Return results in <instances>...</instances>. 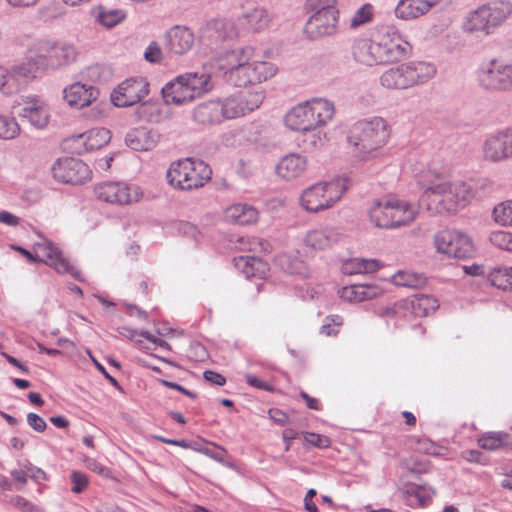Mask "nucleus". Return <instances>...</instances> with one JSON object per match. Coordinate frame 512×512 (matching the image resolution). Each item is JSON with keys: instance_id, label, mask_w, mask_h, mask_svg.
I'll list each match as a JSON object with an SVG mask.
<instances>
[{"instance_id": "1", "label": "nucleus", "mask_w": 512, "mask_h": 512, "mask_svg": "<svg viewBox=\"0 0 512 512\" xmlns=\"http://www.w3.org/2000/svg\"><path fill=\"white\" fill-rule=\"evenodd\" d=\"M473 191L465 182L431 181L420 196V206L431 213H455L472 199Z\"/></svg>"}, {"instance_id": "2", "label": "nucleus", "mask_w": 512, "mask_h": 512, "mask_svg": "<svg viewBox=\"0 0 512 512\" xmlns=\"http://www.w3.org/2000/svg\"><path fill=\"white\" fill-rule=\"evenodd\" d=\"M410 51L407 42L388 40L376 42L368 39H357L352 46L354 60L366 66L385 64L400 61Z\"/></svg>"}, {"instance_id": "3", "label": "nucleus", "mask_w": 512, "mask_h": 512, "mask_svg": "<svg viewBox=\"0 0 512 512\" xmlns=\"http://www.w3.org/2000/svg\"><path fill=\"white\" fill-rule=\"evenodd\" d=\"M334 115L332 102L315 98L293 107L285 116V125L293 131L308 132L327 124Z\"/></svg>"}, {"instance_id": "4", "label": "nucleus", "mask_w": 512, "mask_h": 512, "mask_svg": "<svg viewBox=\"0 0 512 512\" xmlns=\"http://www.w3.org/2000/svg\"><path fill=\"white\" fill-rule=\"evenodd\" d=\"M512 16L511 0H492L471 11L464 24L468 33L490 35Z\"/></svg>"}, {"instance_id": "5", "label": "nucleus", "mask_w": 512, "mask_h": 512, "mask_svg": "<svg viewBox=\"0 0 512 512\" xmlns=\"http://www.w3.org/2000/svg\"><path fill=\"white\" fill-rule=\"evenodd\" d=\"M389 138L386 121L381 117H373L356 122L352 125L348 142L359 154L368 155L381 148Z\"/></svg>"}, {"instance_id": "6", "label": "nucleus", "mask_w": 512, "mask_h": 512, "mask_svg": "<svg viewBox=\"0 0 512 512\" xmlns=\"http://www.w3.org/2000/svg\"><path fill=\"white\" fill-rule=\"evenodd\" d=\"M212 170L202 160L186 158L173 162L167 170L168 183L180 190H191L204 186L211 179Z\"/></svg>"}, {"instance_id": "7", "label": "nucleus", "mask_w": 512, "mask_h": 512, "mask_svg": "<svg viewBox=\"0 0 512 512\" xmlns=\"http://www.w3.org/2000/svg\"><path fill=\"white\" fill-rule=\"evenodd\" d=\"M348 189L346 178L316 183L306 188L300 197L301 206L309 212L329 209L338 202Z\"/></svg>"}, {"instance_id": "8", "label": "nucleus", "mask_w": 512, "mask_h": 512, "mask_svg": "<svg viewBox=\"0 0 512 512\" xmlns=\"http://www.w3.org/2000/svg\"><path fill=\"white\" fill-rule=\"evenodd\" d=\"M27 52L35 55L41 71L67 66L76 59L77 54L73 45L49 39L36 40L28 47Z\"/></svg>"}, {"instance_id": "9", "label": "nucleus", "mask_w": 512, "mask_h": 512, "mask_svg": "<svg viewBox=\"0 0 512 512\" xmlns=\"http://www.w3.org/2000/svg\"><path fill=\"white\" fill-rule=\"evenodd\" d=\"M35 247L46 258L42 261L53 267L58 273H67L75 280L83 281L80 270L70 264L68 259L63 256L62 251L53 242L45 240L43 243H37ZM13 249L25 256L29 262L41 261L38 256L33 255L21 246H13Z\"/></svg>"}, {"instance_id": "10", "label": "nucleus", "mask_w": 512, "mask_h": 512, "mask_svg": "<svg viewBox=\"0 0 512 512\" xmlns=\"http://www.w3.org/2000/svg\"><path fill=\"white\" fill-rule=\"evenodd\" d=\"M434 245L439 253L454 258H468L474 253L471 239L463 232L452 229L434 235Z\"/></svg>"}, {"instance_id": "11", "label": "nucleus", "mask_w": 512, "mask_h": 512, "mask_svg": "<svg viewBox=\"0 0 512 512\" xmlns=\"http://www.w3.org/2000/svg\"><path fill=\"white\" fill-rule=\"evenodd\" d=\"M39 71H41V67L34 54H29L22 60L15 61L9 67L4 68L9 85L7 93L18 92L26 87L37 77Z\"/></svg>"}, {"instance_id": "12", "label": "nucleus", "mask_w": 512, "mask_h": 512, "mask_svg": "<svg viewBox=\"0 0 512 512\" xmlns=\"http://www.w3.org/2000/svg\"><path fill=\"white\" fill-rule=\"evenodd\" d=\"M483 158L491 163L512 159V127L490 133L482 145Z\"/></svg>"}, {"instance_id": "13", "label": "nucleus", "mask_w": 512, "mask_h": 512, "mask_svg": "<svg viewBox=\"0 0 512 512\" xmlns=\"http://www.w3.org/2000/svg\"><path fill=\"white\" fill-rule=\"evenodd\" d=\"M264 100L261 91H241L221 101L223 119L241 117L259 108Z\"/></svg>"}, {"instance_id": "14", "label": "nucleus", "mask_w": 512, "mask_h": 512, "mask_svg": "<svg viewBox=\"0 0 512 512\" xmlns=\"http://www.w3.org/2000/svg\"><path fill=\"white\" fill-rule=\"evenodd\" d=\"M94 192L101 201L116 204L128 205L139 200L141 190L136 185H128L123 182H104L98 184Z\"/></svg>"}, {"instance_id": "15", "label": "nucleus", "mask_w": 512, "mask_h": 512, "mask_svg": "<svg viewBox=\"0 0 512 512\" xmlns=\"http://www.w3.org/2000/svg\"><path fill=\"white\" fill-rule=\"evenodd\" d=\"M55 180L65 184L78 185L90 179L91 170L82 160L65 157L58 159L52 166Z\"/></svg>"}, {"instance_id": "16", "label": "nucleus", "mask_w": 512, "mask_h": 512, "mask_svg": "<svg viewBox=\"0 0 512 512\" xmlns=\"http://www.w3.org/2000/svg\"><path fill=\"white\" fill-rule=\"evenodd\" d=\"M148 93L149 83L145 78H129L113 90L111 101L116 107H130L140 103Z\"/></svg>"}, {"instance_id": "17", "label": "nucleus", "mask_w": 512, "mask_h": 512, "mask_svg": "<svg viewBox=\"0 0 512 512\" xmlns=\"http://www.w3.org/2000/svg\"><path fill=\"white\" fill-rule=\"evenodd\" d=\"M276 74V67L267 61H246L236 72L232 85L244 87L266 81Z\"/></svg>"}, {"instance_id": "18", "label": "nucleus", "mask_w": 512, "mask_h": 512, "mask_svg": "<svg viewBox=\"0 0 512 512\" xmlns=\"http://www.w3.org/2000/svg\"><path fill=\"white\" fill-rule=\"evenodd\" d=\"M254 52L255 50L252 46L237 47L232 50H227L215 59L214 66L220 71H223L226 81L232 84L238 69L241 68L243 63L253 58Z\"/></svg>"}, {"instance_id": "19", "label": "nucleus", "mask_w": 512, "mask_h": 512, "mask_svg": "<svg viewBox=\"0 0 512 512\" xmlns=\"http://www.w3.org/2000/svg\"><path fill=\"white\" fill-rule=\"evenodd\" d=\"M479 84L490 91H508L504 62L498 59H492L483 64L478 71Z\"/></svg>"}, {"instance_id": "20", "label": "nucleus", "mask_w": 512, "mask_h": 512, "mask_svg": "<svg viewBox=\"0 0 512 512\" xmlns=\"http://www.w3.org/2000/svg\"><path fill=\"white\" fill-rule=\"evenodd\" d=\"M338 21V10L314 13L306 24V32L313 39L330 36L336 32Z\"/></svg>"}, {"instance_id": "21", "label": "nucleus", "mask_w": 512, "mask_h": 512, "mask_svg": "<svg viewBox=\"0 0 512 512\" xmlns=\"http://www.w3.org/2000/svg\"><path fill=\"white\" fill-rule=\"evenodd\" d=\"M161 138L160 133L146 126L130 129L125 136V144L134 151H150L154 149Z\"/></svg>"}, {"instance_id": "22", "label": "nucleus", "mask_w": 512, "mask_h": 512, "mask_svg": "<svg viewBox=\"0 0 512 512\" xmlns=\"http://www.w3.org/2000/svg\"><path fill=\"white\" fill-rule=\"evenodd\" d=\"M63 95L71 107L83 108L97 100L99 90L91 84L76 82L66 87Z\"/></svg>"}, {"instance_id": "23", "label": "nucleus", "mask_w": 512, "mask_h": 512, "mask_svg": "<svg viewBox=\"0 0 512 512\" xmlns=\"http://www.w3.org/2000/svg\"><path fill=\"white\" fill-rule=\"evenodd\" d=\"M194 34L182 26H174L165 34V48L174 55L187 53L194 45Z\"/></svg>"}, {"instance_id": "24", "label": "nucleus", "mask_w": 512, "mask_h": 512, "mask_svg": "<svg viewBox=\"0 0 512 512\" xmlns=\"http://www.w3.org/2000/svg\"><path fill=\"white\" fill-rule=\"evenodd\" d=\"M24 107L18 113L22 118L27 119L32 126L42 129L47 126L49 121V111L46 104L38 97H27Z\"/></svg>"}, {"instance_id": "25", "label": "nucleus", "mask_w": 512, "mask_h": 512, "mask_svg": "<svg viewBox=\"0 0 512 512\" xmlns=\"http://www.w3.org/2000/svg\"><path fill=\"white\" fill-rule=\"evenodd\" d=\"M271 16L263 7H254L239 17L240 25L250 32H261L269 27Z\"/></svg>"}, {"instance_id": "26", "label": "nucleus", "mask_w": 512, "mask_h": 512, "mask_svg": "<svg viewBox=\"0 0 512 512\" xmlns=\"http://www.w3.org/2000/svg\"><path fill=\"white\" fill-rule=\"evenodd\" d=\"M161 93L166 104L182 105L194 100L189 88L184 86V80H180L179 76L166 83Z\"/></svg>"}, {"instance_id": "27", "label": "nucleus", "mask_w": 512, "mask_h": 512, "mask_svg": "<svg viewBox=\"0 0 512 512\" xmlns=\"http://www.w3.org/2000/svg\"><path fill=\"white\" fill-rule=\"evenodd\" d=\"M410 80L406 63L389 68L380 77L381 85L387 89L410 88Z\"/></svg>"}, {"instance_id": "28", "label": "nucleus", "mask_w": 512, "mask_h": 512, "mask_svg": "<svg viewBox=\"0 0 512 512\" xmlns=\"http://www.w3.org/2000/svg\"><path fill=\"white\" fill-rule=\"evenodd\" d=\"M235 266L247 278H264L269 270L268 263L261 258L251 255H241L234 258Z\"/></svg>"}, {"instance_id": "29", "label": "nucleus", "mask_w": 512, "mask_h": 512, "mask_svg": "<svg viewBox=\"0 0 512 512\" xmlns=\"http://www.w3.org/2000/svg\"><path fill=\"white\" fill-rule=\"evenodd\" d=\"M306 169V159L299 154L284 156L276 166V173L283 179L291 180L300 176Z\"/></svg>"}, {"instance_id": "30", "label": "nucleus", "mask_w": 512, "mask_h": 512, "mask_svg": "<svg viewBox=\"0 0 512 512\" xmlns=\"http://www.w3.org/2000/svg\"><path fill=\"white\" fill-rule=\"evenodd\" d=\"M368 215L371 223L382 229H391L392 220V199L382 201L376 199L368 209Z\"/></svg>"}, {"instance_id": "31", "label": "nucleus", "mask_w": 512, "mask_h": 512, "mask_svg": "<svg viewBox=\"0 0 512 512\" xmlns=\"http://www.w3.org/2000/svg\"><path fill=\"white\" fill-rule=\"evenodd\" d=\"M221 101L211 100L198 104L193 110V119L199 124L220 123L223 119Z\"/></svg>"}, {"instance_id": "32", "label": "nucleus", "mask_w": 512, "mask_h": 512, "mask_svg": "<svg viewBox=\"0 0 512 512\" xmlns=\"http://www.w3.org/2000/svg\"><path fill=\"white\" fill-rule=\"evenodd\" d=\"M340 233L333 228L309 231L304 239L305 244L316 250H323L337 243Z\"/></svg>"}, {"instance_id": "33", "label": "nucleus", "mask_w": 512, "mask_h": 512, "mask_svg": "<svg viewBox=\"0 0 512 512\" xmlns=\"http://www.w3.org/2000/svg\"><path fill=\"white\" fill-rule=\"evenodd\" d=\"M225 218L233 224L249 225L256 222L258 212L251 205L237 203L225 210Z\"/></svg>"}, {"instance_id": "34", "label": "nucleus", "mask_w": 512, "mask_h": 512, "mask_svg": "<svg viewBox=\"0 0 512 512\" xmlns=\"http://www.w3.org/2000/svg\"><path fill=\"white\" fill-rule=\"evenodd\" d=\"M416 209L409 202L392 199L391 229L410 224L416 218Z\"/></svg>"}, {"instance_id": "35", "label": "nucleus", "mask_w": 512, "mask_h": 512, "mask_svg": "<svg viewBox=\"0 0 512 512\" xmlns=\"http://www.w3.org/2000/svg\"><path fill=\"white\" fill-rule=\"evenodd\" d=\"M404 304L405 308L411 309L412 314L416 317L428 316L439 307L437 299L426 294L414 295L411 299L404 300Z\"/></svg>"}, {"instance_id": "36", "label": "nucleus", "mask_w": 512, "mask_h": 512, "mask_svg": "<svg viewBox=\"0 0 512 512\" xmlns=\"http://www.w3.org/2000/svg\"><path fill=\"white\" fill-rule=\"evenodd\" d=\"M180 80H184V86L189 88L193 99L200 97L212 89L210 75L206 73H185L179 75Z\"/></svg>"}, {"instance_id": "37", "label": "nucleus", "mask_w": 512, "mask_h": 512, "mask_svg": "<svg viewBox=\"0 0 512 512\" xmlns=\"http://www.w3.org/2000/svg\"><path fill=\"white\" fill-rule=\"evenodd\" d=\"M382 290L374 285H351L344 287L341 298L349 302H362L381 295Z\"/></svg>"}, {"instance_id": "38", "label": "nucleus", "mask_w": 512, "mask_h": 512, "mask_svg": "<svg viewBox=\"0 0 512 512\" xmlns=\"http://www.w3.org/2000/svg\"><path fill=\"white\" fill-rule=\"evenodd\" d=\"M406 64L409 72V78H411V86L427 82L436 73L435 66L428 62L411 61Z\"/></svg>"}, {"instance_id": "39", "label": "nucleus", "mask_w": 512, "mask_h": 512, "mask_svg": "<svg viewBox=\"0 0 512 512\" xmlns=\"http://www.w3.org/2000/svg\"><path fill=\"white\" fill-rule=\"evenodd\" d=\"M487 280L498 289H512V267H496L489 270Z\"/></svg>"}, {"instance_id": "40", "label": "nucleus", "mask_w": 512, "mask_h": 512, "mask_svg": "<svg viewBox=\"0 0 512 512\" xmlns=\"http://www.w3.org/2000/svg\"><path fill=\"white\" fill-rule=\"evenodd\" d=\"M509 434L504 431H495L484 433L478 439V444L485 450H497L507 445Z\"/></svg>"}, {"instance_id": "41", "label": "nucleus", "mask_w": 512, "mask_h": 512, "mask_svg": "<svg viewBox=\"0 0 512 512\" xmlns=\"http://www.w3.org/2000/svg\"><path fill=\"white\" fill-rule=\"evenodd\" d=\"M89 151L101 149L111 140V133L106 128H94L85 132Z\"/></svg>"}, {"instance_id": "42", "label": "nucleus", "mask_w": 512, "mask_h": 512, "mask_svg": "<svg viewBox=\"0 0 512 512\" xmlns=\"http://www.w3.org/2000/svg\"><path fill=\"white\" fill-rule=\"evenodd\" d=\"M135 115L140 121L158 122L161 117V109L158 103L144 101L136 107Z\"/></svg>"}, {"instance_id": "43", "label": "nucleus", "mask_w": 512, "mask_h": 512, "mask_svg": "<svg viewBox=\"0 0 512 512\" xmlns=\"http://www.w3.org/2000/svg\"><path fill=\"white\" fill-rule=\"evenodd\" d=\"M393 282L397 286L419 288L426 283V278L414 272L399 271L393 276Z\"/></svg>"}, {"instance_id": "44", "label": "nucleus", "mask_w": 512, "mask_h": 512, "mask_svg": "<svg viewBox=\"0 0 512 512\" xmlns=\"http://www.w3.org/2000/svg\"><path fill=\"white\" fill-rule=\"evenodd\" d=\"M375 14V7L371 3H365L359 7L350 19V28L357 29L372 22Z\"/></svg>"}, {"instance_id": "45", "label": "nucleus", "mask_w": 512, "mask_h": 512, "mask_svg": "<svg viewBox=\"0 0 512 512\" xmlns=\"http://www.w3.org/2000/svg\"><path fill=\"white\" fill-rule=\"evenodd\" d=\"M125 18V13L120 9H107L103 6L98 8L97 20L98 22L111 28L120 23Z\"/></svg>"}, {"instance_id": "46", "label": "nucleus", "mask_w": 512, "mask_h": 512, "mask_svg": "<svg viewBox=\"0 0 512 512\" xmlns=\"http://www.w3.org/2000/svg\"><path fill=\"white\" fill-rule=\"evenodd\" d=\"M395 15L400 19L409 20L418 18L424 13L413 3V0H400L395 8Z\"/></svg>"}, {"instance_id": "47", "label": "nucleus", "mask_w": 512, "mask_h": 512, "mask_svg": "<svg viewBox=\"0 0 512 512\" xmlns=\"http://www.w3.org/2000/svg\"><path fill=\"white\" fill-rule=\"evenodd\" d=\"M19 133L20 126L14 117L0 115V139H14Z\"/></svg>"}, {"instance_id": "48", "label": "nucleus", "mask_w": 512, "mask_h": 512, "mask_svg": "<svg viewBox=\"0 0 512 512\" xmlns=\"http://www.w3.org/2000/svg\"><path fill=\"white\" fill-rule=\"evenodd\" d=\"M213 27L217 38L223 41L232 40L238 35L236 26L231 20H216Z\"/></svg>"}, {"instance_id": "49", "label": "nucleus", "mask_w": 512, "mask_h": 512, "mask_svg": "<svg viewBox=\"0 0 512 512\" xmlns=\"http://www.w3.org/2000/svg\"><path fill=\"white\" fill-rule=\"evenodd\" d=\"M493 217L502 226H512V200L498 204L493 209Z\"/></svg>"}, {"instance_id": "50", "label": "nucleus", "mask_w": 512, "mask_h": 512, "mask_svg": "<svg viewBox=\"0 0 512 512\" xmlns=\"http://www.w3.org/2000/svg\"><path fill=\"white\" fill-rule=\"evenodd\" d=\"M490 241L503 250L512 252V233L497 231L491 234Z\"/></svg>"}, {"instance_id": "51", "label": "nucleus", "mask_w": 512, "mask_h": 512, "mask_svg": "<svg viewBox=\"0 0 512 512\" xmlns=\"http://www.w3.org/2000/svg\"><path fill=\"white\" fill-rule=\"evenodd\" d=\"M70 480L72 482L71 491L75 494L82 493L89 484L87 475L81 471H73Z\"/></svg>"}, {"instance_id": "52", "label": "nucleus", "mask_w": 512, "mask_h": 512, "mask_svg": "<svg viewBox=\"0 0 512 512\" xmlns=\"http://www.w3.org/2000/svg\"><path fill=\"white\" fill-rule=\"evenodd\" d=\"M336 0H306V7L314 13L326 12V10H337Z\"/></svg>"}, {"instance_id": "53", "label": "nucleus", "mask_w": 512, "mask_h": 512, "mask_svg": "<svg viewBox=\"0 0 512 512\" xmlns=\"http://www.w3.org/2000/svg\"><path fill=\"white\" fill-rule=\"evenodd\" d=\"M163 57L162 49L156 41H152L144 52V59L152 64L160 63Z\"/></svg>"}, {"instance_id": "54", "label": "nucleus", "mask_w": 512, "mask_h": 512, "mask_svg": "<svg viewBox=\"0 0 512 512\" xmlns=\"http://www.w3.org/2000/svg\"><path fill=\"white\" fill-rule=\"evenodd\" d=\"M68 142L70 143V148L74 154L82 155L84 153L90 152L88 149L85 133L71 137Z\"/></svg>"}, {"instance_id": "55", "label": "nucleus", "mask_w": 512, "mask_h": 512, "mask_svg": "<svg viewBox=\"0 0 512 512\" xmlns=\"http://www.w3.org/2000/svg\"><path fill=\"white\" fill-rule=\"evenodd\" d=\"M304 439L307 443L318 448H327L330 445L328 437L313 432L306 433Z\"/></svg>"}, {"instance_id": "56", "label": "nucleus", "mask_w": 512, "mask_h": 512, "mask_svg": "<svg viewBox=\"0 0 512 512\" xmlns=\"http://www.w3.org/2000/svg\"><path fill=\"white\" fill-rule=\"evenodd\" d=\"M27 423L33 430L39 433L44 432L47 427L45 420L33 412L27 414Z\"/></svg>"}, {"instance_id": "57", "label": "nucleus", "mask_w": 512, "mask_h": 512, "mask_svg": "<svg viewBox=\"0 0 512 512\" xmlns=\"http://www.w3.org/2000/svg\"><path fill=\"white\" fill-rule=\"evenodd\" d=\"M419 506L423 507L436 494L433 487L428 484H418Z\"/></svg>"}, {"instance_id": "58", "label": "nucleus", "mask_w": 512, "mask_h": 512, "mask_svg": "<svg viewBox=\"0 0 512 512\" xmlns=\"http://www.w3.org/2000/svg\"><path fill=\"white\" fill-rule=\"evenodd\" d=\"M405 308L404 301L394 303L391 306H386L378 311V315L382 318H394L398 315L400 309Z\"/></svg>"}, {"instance_id": "59", "label": "nucleus", "mask_w": 512, "mask_h": 512, "mask_svg": "<svg viewBox=\"0 0 512 512\" xmlns=\"http://www.w3.org/2000/svg\"><path fill=\"white\" fill-rule=\"evenodd\" d=\"M245 380L248 385H250L251 387H254L256 389L263 390V391H273V387L270 384L262 381L261 379H259L258 377H256L253 374H250V373L246 374Z\"/></svg>"}, {"instance_id": "60", "label": "nucleus", "mask_w": 512, "mask_h": 512, "mask_svg": "<svg viewBox=\"0 0 512 512\" xmlns=\"http://www.w3.org/2000/svg\"><path fill=\"white\" fill-rule=\"evenodd\" d=\"M203 377L206 381L217 385V386H223L226 384V378L221 375L218 372L212 371V370H206L203 373Z\"/></svg>"}, {"instance_id": "61", "label": "nucleus", "mask_w": 512, "mask_h": 512, "mask_svg": "<svg viewBox=\"0 0 512 512\" xmlns=\"http://www.w3.org/2000/svg\"><path fill=\"white\" fill-rule=\"evenodd\" d=\"M92 360L95 364V367L97 368V370L109 381V383L114 386L115 388H120V385H119V382L117 381V379L115 377H113L112 375H110L106 368L100 363L98 362L95 358L92 357Z\"/></svg>"}, {"instance_id": "62", "label": "nucleus", "mask_w": 512, "mask_h": 512, "mask_svg": "<svg viewBox=\"0 0 512 512\" xmlns=\"http://www.w3.org/2000/svg\"><path fill=\"white\" fill-rule=\"evenodd\" d=\"M463 269L466 274L471 275V276H486L487 277V273H488V271L486 270V268L484 266L477 265V264L464 266Z\"/></svg>"}, {"instance_id": "63", "label": "nucleus", "mask_w": 512, "mask_h": 512, "mask_svg": "<svg viewBox=\"0 0 512 512\" xmlns=\"http://www.w3.org/2000/svg\"><path fill=\"white\" fill-rule=\"evenodd\" d=\"M269 413V416L270 418L277 424H280V425H285L288 421V416L286 415V413H284L283 411H281L280 409H270L268 411Z\"/></svg>"}, {"instance_id": "64", "label": "nucleus", "mask_w": 512, "mask_h": 512, "mask_svg": "<svg viewBox=\"0 0 512 512\" xmlns=\"http://www.w3.org/2000/svg\"><path fill=\"white\" fill-rule=\"evenodd\" d=\"M316 495V490L311 488L308 490L306 496H305V499H304V506H305V509L308 511V512H318V507L316 506V504L313 502V497Z\"/></svg>"}]
</instances>
